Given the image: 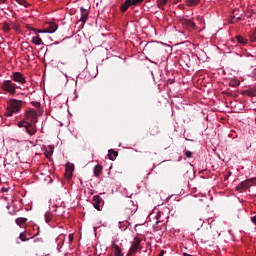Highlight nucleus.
Returning <instances> with one entry per match:
<instances>
[{
	"label": "nucleus",
	"mask_w": 256,
	"mask_h": 256,
	"mask_svg": "<svg viewBox=\"0 0 256 256\" xmlns=\"http://www.w3.org/2000/svg\"><path fill=\"white\" fill-rule=\"evenodd\" d=\"M103 173V166L101 164H98L94 167V176L99 177Z\"/></svg>",
	"instance_id": "17"
},
{
	"label": "nucleus",
	"mask_w": 256,
	"mask_h": 256,
	"mask_svg": "<svg viewBox=\"0 0 256 256\" xmlns=\"http://www.w3.org/2000/svg\"><path fill=\"white\" fill-rule=\"evenodd\" d=\"M27 123H29V122L22 120V121L18 122V127H25V125H27Z\"/></svg>",
	"instance_id": "32"
},
{
	"label": "nucleus",
	"mask_w": 256,
	"mask_h": 256,
	"mask_svg": "<svg viewBox=\"0 0 256 256\" xmlns=\"http://www.w3.org/2000/svg\"><path fill=\"white\" fill-rule=\"evenodd\" d=\"M252 77H253V79H256V69H254V70L252 71Z\"/></svg>",
	"instance_id": "36"
},
{
	"label": "nucleus",
	"mask_w": 256,
	"mask_h": 256,
	"mask_svg": "<svg viewBox=\"0 0 256 256\" xmlns=\"http://www.w3.org/2000/svg\"><path fill=\"white\" fill-rule=\"evenodd\" d=\"M58 29V26L55 22H50L48 24V27H46L44 30L46 33H55Z\"/></svg>",
	"instance_id": "12"
},
{
	"label": "nucleus",
	"mask_w": 256,
	"mask_h": 256,
	"mask_svg": "<svg viewBox=\"0 0 256 256\" xmlns=\"http://www.w3.org/2000/svg\"><path fill=\"white\" fill-rule=\"evenodd\" d=\"M25 129H26V132L31 136L35 135L37 133V126H35V124H33V122L26 123Z\"/></svg>",
	"instance_id": "9"
},
{
	"label": "nucleus",
	"mask_w": 256,
	"mask_h": 256,
	"mask_svg": "<svg viewBox=\"0 0 256 256\" xmlns=\"http://www.w3.org/2000/svg\"><path fill=\"white\" fill-rule=\"evenodd\" d=\"M119 155V152L115 151L114 149H110L108 151V158L110 161H115V158Z\"/></svg>",
	"instance_id": "16"
},
{
	"label": "nucleus",
	"mask_w": 256,
	"mask_h": 256,
	"mask_svg": "<svg viewBox=\"0 0 256 256\" xmlns=\"http://www.w3.org/2000/svg\"><path fill=\"white\" fill-rule=\"evenodd\" d=\"M173 3H181V0H173Z\"/></svg>",
	"instance_id": "40"
},
{
	"label": "nucleus",
	"mask_w": 256,
	"mask_h": 256,
	"mask_svg": "<svg viewBox=\"0 0 256 256\" xmlns=\"http://www.w3.org/2000/svg\"><path fill=\"white\" fill-rule=\"evenodd\" d=\"M25 117L27 121H30V123H37V111L29 109L28 111H26Z\"/></svg>",
	"instance_id": "5"
},
{
	"label": "nucleus",
	"mask_w": 256,
	"mask_h": 256,
	"mask_svg": "<svg viewBox=\"0 0 256 256\" xmlns=\"http://www.w3.org/2000/svg\"><path fill=\"white\" fill-rule=\"evenodd\" d=\"M143 3V0H130V5L133 7L135 5H141Z\"/></svg>",
	"instance_id": "26"
},
{
	"label": "nucleus",
	"mask_w": 256,
	"mask_h": 256,
	"mask_svg": "<svg viewBox=\"0 0 256 256\" xmlns=\"http://www.w3.org/2000/svg\"><path fill=\"white\" fill-rule=\"evenodd\" d=\"M0 87L2 91H5L10 95H15L17 93V89H19L17 84L13 83V80H4Z\"/></svg>",
	"instance_id": "2"
},
{
	"label": "nucleus",
	"mask_w": 256,
	"mask_h": 256,
	"mask_svg": "<svg viewBox=\"0 0 256 256\" xmlns=\"http://www.w3.org/2000/svg\"><path fill=\"white\" fill-rule=\"evenodd\" d=\"M80 12H81V17L79 22L82 23V27H83V25L87 23V19H89V10L85 9L84 7H80Z\"/></svg>",
	"instance_id": "7"
},
{
	"label": "nucleus",
	"mask_w": 256,
	"mask_h": 256,
	"mask_svg": "<svg viewBox=\"0 0 256 256\" xmlns=\"http://www.w3.org/2000/svg\"><path fill=\"white\" fill-rule=\"evenodd\" d=\"M129 7H132L131 6V0H126L120 7V11L122 13H125L127 11V9H129Z\"/></svg>",
	"instance_id": "14"
},
{
	"label": "nucleus",
	"mask_w": 256,
	"mask_h": 256,
	"mask_svg": "<svg viewBox=\"0 0 256 256\" xmlns=\"http://www.w3.org/2000/svg\"><path fill=\"white\" fill-rule=\"evenodd\" d=\"M19 239L22 240V241H27V235L22 232V233L19 235Z\"/></svg>",
	"instance_id": "31"
},
{
	"label": "nucleus",
	"mask_w": 256,
	"mask_h": 256,
	"mask_svg": "<svg viewBox=\"0 0 256 256\" xmlns=\"http://www.w3.org/2000/svg\"><path fill=\"white\" fill-rule=\"evenodd\" d=\"M52 219H53V214H51V213H46L45 214V221H46V223H51Z\"/></svg>",
	"instance_id": "24"
},
{
	"label": "nucleus",
	"mask_w": 256,
	"mask_h": 256,
	"mask_svg": "<svg viewBox=\"0 0 256 256\" xmlns=\"http://www.w3.org/2000/svg\"><path fill=\"white\" fill-rule=\"evenodd\" d=\"M201 0H186V5L188 7H195L196 5H199Z\"/></svg>",
	"instance_id": "19"
},
{
	"label": "nucleus",
	"mask_w": 256,
	"mask_h": 256,
	"mask_svg": "<svg viewBox=\"0 0 256 256\" xmlns=\"http://www.w3.org/2000/svg\"><path fill=\"white\" fill-rule=\"evenodd\" d=\"M236 41H238L239 45H247V39L243 36H236Z\"/></svg>",
	"instance_id": "20"
},
{
	"label": "nucleus",
	"mask_w": 256,
	"mask_h": 256,
	"mask_svg": "<svg viewBox=\"0 0 256 256\" xmlns=\"http://www.w3.org/2000/svg\"><path fill=\"white\" fill-rule=\"evenodd\" d=\"M32 43L34 45H43V40L41 39V37H39V35L32 37Z\"/></svg>",
	"instance_id": "18"
},
{
	"label": "nucleus",
	"mask_w": 256,
	"mask_h": 256,
	"mask_svg": "<svg viewBox=\"0 0 256 256\" xmlns=\"http://www.w3.org/2000/svg\"><path fill=\"white\" fill-rule=\"evenodd\" d=\"M3 31H5V33H9V31H11V26H9L7 22H4L3 24Z\"/></svg>",
	"instance_id": "27"
},
{
	"label": "nucleus",
	"mask_w": 256,
	"mask_h": 256,
	"mask_svg": "<svg viewBox=\"0 0 256 256\" xmlns=\"http://www.w3.org/2000/svg\"><path fill=\"white\" fill-rule=\"evenodd\" d=\"M26 29H30V31H31V29H33V27H30L29 25H26Z\"/></svg>",
	"instance_id": "41"
},
{
	"label": "nucleus",
	"mask_w": 256,
	"mask_h": 256,
	"mask_svg": "<svg viewBox=\"0 0 256 256\" xmlns=\"http://www.w3.org/2000/svg\"><path fill=\"white\" fill-rule=\"evenodd\" d=\"M192 155H193V153H192L191 151H186V152H185V156H186L188 159L191 158Z\"/></svg>",
	"instance_id": "34"
},
{
	"label": "nucleus",
	"mask_w": 256,
	"mask_h": 256,
	"mask_svg": "<svg viewBox=\"0 0 256 256\" xmlns=\"http://www.w3.org/2000/svg\"><path fill=\"white\" fill-rule=\"evenodd\" d=\"M248 97H256V89L248 91Z\"/></svg>",
	"instance_id": "30"
},
{
	"label": "nucleus",
	"mask_w": 256,
	"mask_h": 256,
	"mask_svg": "<svg viewBox=\"0 0 256 256\" xmlns=\"http://www.w3.org/2000/svg\"><path fill=\"white\" fill-rule=\"evenodd\" d=\"M112 249H114L115 256H123V252L121 251V248L119 247V245L115 244V242L112 243Z\"/></svg>",
	"instance_id": "13"
},
{
	"label": "nucleus",
	"mask_w": 256,
	"mask_h": 256,
	"mask_svg": "<svg viewBox=\"0 0 256 256\" xmlns=\"http://www.w3.org/2000/svg\"><path fill=\"white\" fill-rule=\"evenodd\" d=\"M31 31H34L35 35H37L38 33H47L45 32V29L41 30V29L31 28Z\"/></svg>",
	"instance_id": "29"
},
{
	"label": "nucleus",
	"mask_w": 256,
	"mask_h": 256,
	"mask_svg": "<svg viewBox=\"0 0 256 256\" xmlns=\"http://www.w3.org/2000/svg\"><path fill=\"white\" fill-rule=\"evenodd\" d=\"M133 255H135V254L131 253V251L129 250L126 256H133Z\"/></svg>",
	"instance_id": "37"
},
{
	"label": "nucleus",
	"mask_w": 256,
	"mask_h": 256,
	"mask_svg": "<svg viewBox=\"0 0 256 256\" xmlns=\"http://www.w3.org/2000/svg\"><path fill=\"white\" fill-rule=\"evenodd\" d=\"M157 5L159 7V9H165V5H167V0H158L157 1Z\"/></svg>",
	"instance_id": "21"
},
{
	"label": "nucleus",
	"mask_w": 256,
	"mask_h": 256,
	"mask_svg": "<svg viewBox=\"0 0 256 256\" xmlns=\"http://www.w3.org/2000/svg\"><path fill=\"white\" fill-rule=\"evenodd\" d=\"M69 241H73V235H69Z\"/></svg>",
	"instance_id": "39"
},
{
	"label": "nucleus",
	"mask_w": 256,
	"mask_h": 256,
	"mask_svg": "<svg viewBox=\"0 0 256 256\" xmlns=\"http://www.w3.org/2000/svg\"><path fill=\"white\" fill-rule=\"evenodd\" d=\"M65 175L67 179H71V177L73 176V168H67Z\"/></svg>",
	"instance_id": "23"
},
{
	"label": "nucleus",
	"mask_w": 256,
	"mask_h": 256,
	"mask_svg": "<svg viewBox=\"0 0 256 256\" xmlns=\"http://www.w3.org/2000/svg\"><path fill=\"white\" fill-rule=\"evenodd\" d=\"M15 223L19 227H25V225H27V218H23V217L16 218Z\"/></svg>",
	"instance_id": "15"
},
{
	"label": "nucleus",
	"mask_w": 256,
	"mask_h": 256,
	"mask_svg": "<svg viewBox=\"0 0 256 256\" xmlns=\"http://www.w3.org/2000/svg\"><path fill=\"white\" fill-rule=\"evenodd\" d=\"M13 29H15V31H18L19 30V27L17 25H14L13 26Z\"/></svg>",
	"instance_id": "38"
},
{
	"label": "nucleus",
	"mask_w": 256,
	"mask_h": 256,
	"mask_svg": "<svg viewBox=\"0 0 256 256\" xmlns=\"http://www.w3.org/2000/svg\"><path fill=\"white\" fill-rule=\"evenodd\" d=\"M0 3H7V0H0Z\"/></svg>",
	"instance_id": "42"
},
{
	"label": "nucleus",
	"mask_w": 256,
	"mask_h": 256,
	"mask_svg": "<svg viewBox=\"0 0 256 256\" xmlns=\"http://www.w3.org/2000/svg\"><path fill=\"white\" fill-rule=\"evenodd\" d=\"M1 191H2V193H8L9 192V188L2 187Z\"/></svg>",
	"instance_id": "35"
},
{
	"label": "nucleus",
	"mask_w": 256,
	"mask_h": 256,
	"mask_svg": "<svg viewBox=\"0 0 256 256\" xmlns=\"http://www.w3.org/2000/svg\"><path fill=\"white\" fill-rule=\"evenodd\" d=\"M144 51L148 53V55H157L161 51V43L159 42H148L145 47Z\"/></svg>",
	"instance_id": "3"
},
{
	"label": "nucleus",
	"mask_w": 256,
	"mask_h": 256,
	"mask_svg": "<svg viewBox=\"0 0 256 256\" xmlns=\"http://www.w3.org/2000/svg\"><path fill=\"white\" fill-rule=\"evenodd\" d=\"M16 3H19V5H23V7H29V3H27L26 0H16Z\"/></svg>",
	"instance_id": "28"
},
{
	"label": "nucleus",
	"mask_w": 256,
	"mask_h": 256,
	"mask_svg": "<svg viewBox=\"0 0 256 256\" xmlns=\"http://www.w3.org/2000/svg\"><path fill=\"white\" fill-rule=\"evenodd\" d=\"M21 105H23V101L11 99L9 106L6 109V115L11 117L13 113H19V111H21Z\"/></svg>",
	"instance_id": "1"
},
{
	"label": "nucleus",
	"mask_w": 256,
	"mask_h": 256,
	"mask_svg": "<svg viewBox=\"0 0 256 256\" xmlns=\"http://www.w3.org/2000/svg\"><path fill=\"white\" fill-rule=\"evenodd\" d=\"M181 24L183 25V27H185L186 29H195V22L189 20V19H185L183 18L181 20Z\"/></svg>",
	"instance_id": "11"
},
{
	"label": "nucleus",
	"mask_w": 256,
	"mask_h": 256,
	"mask_svg": "<svg viewBox=\"0 0 256 256\" xmlns=\"http://www.w3.org/2000/svg\"><path fill=\"white\" fill-rule=\"evenodd\" d=\"M250 39L252 43H255L256 41V28L250 33Z\"/></svg>",
	"instance_id": "25"
},
{
	"label": "nucleus",
	"mask_w": 256,
	"mask_h": 256,
	"mask_svg": "<svg viewBox=\"0 0 256 256\" xmlns=\"http://www.w3.org/2000/svg\"><path fill=\"white\" fill-rule=\"evenodd\" d=\"M256 185V178L247 179L242 181L238 186H236V191L239 193H243V191H247L249 187Z\"/></svg>",
	"instance_id": "4"
},
{
	"label": "nucleus",
	"mask_w": 256,
	"mask_h": 256,
	"mask_svg": "<svg viewBox=\"0 0 256 256\" xmlns=\"http://www.w3.org/2000/svg\"><path fill=\"white\" fill-rule=\"evenodd\" d=\"M139 245H141V239L134 238L132 245L129 249L130 253H134V255H137V251H139Z\"/></svg>",
	"instance_id": "8"
},
{
	"label": "nucleus",
	"mask_w": 256,
	"mask_h": 256,
	"mask_svg": "<svg viewBox=\"0 0 256 256\" xmlns=\"http://www.w3.org/2000/svg\"><path fill=\"white\" fill-rule=\"evenodd\" d=\"M94 208L97 209V211H101V205H103V199L99 195H95L92 199Z\"/></svg>",
	"instance_id": "10"
},
{
	"label": "nucleus",
	"mask_w": 256,
	"mask_h": 256,
	"mask_svg": "<svg viewBox=\"0 0 256 256\" xmlns=\"http://www.w3.org/2000/svg\"><path fill=\"white\" fill-rule=\"evenodd\" d=\"M237 21H241V17H238V18H237Z\"/></svg>",
	"instance_id": "43"
},
{
	"label": "nucleus",
	"mask_w": 256,
	"mask_h": 256,
	"mask_svg": "<svg viewBox=\"0 0 256 256\" xmlns=\"http://www.w3.org/2000/svg\"><path fill=\"white\" fill-rule=\"evenodd\" d=\"M32 105L36 107V109H39V107H41V103L39 102H32Z\"/></svg>",
	"instance_id": "33"
},
{
	"label": "nucleus",
	"mask_w": 256,
	"mask_h": 256,
	"mask_svg": "<svg viewBox=\"0 0 256 256\" xmlns=\"http://www.w3.org/2000/svg\"><path fill=\"white\" fill-rule=\"evenodd\" d=\"M241 85V82L237 79H233L230 81V87H239Z\"/></svg>",
	"instance_id": "22"
},
{
	"label": "nucleus",
	"mask_w": 256,
	"mask_h": 256,
	"mask_svg": "<svg viewBox=\"0 0 256 256\" xmlns=\"http://www.w3.org/2000/svg\"><path fill=\"white\" fill-rule=\"evenodd\" d=\"M12 81H15V83H20L21 85H25V83H27V80H25V76H23V74H21L20 72L13 73Z\"/></svg>",
	"instance_id": "6"
}]
</instances>
